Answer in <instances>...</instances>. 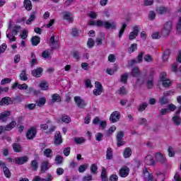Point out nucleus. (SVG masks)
I'll return each instance as SVG.
<instances>
[{"mask_svg": "<svg viewBox=\"0 0 181 181\" xmlns=\"http://www.w3.org/2000/svg\"><path fill=\"white\" fill-rule=\"evenodd\" d=\"M52 98V103H60L62 101V97L57 93L53 94Z\"/></svg>", "mask_w": 181, "mask_h": 181, "instance_id": "obj_34", "label": "nucleus"}, {"mask_svg": "<svg viewBox=\"0 0 181 181\" xmlns=\"http://www.w3.org/2000/svg\"><path fill=\"white\" fill-rule=\"evenodd\" d=\"M24 107H25V110H35V108H36V104L30 103V104L25 105Z\"/></svg>", "mask_w": 181, "mask_h": 181, "instance_id": "obj_49", "label": "nucleus"}, {"mask_svg": "<svg viewBox=\"0 0 181 181\" xmlns=\"http://www.w3.org/2000/svg\"><path fill=\"white\" fill-rule=\"evenodd\" d=\"M40 87L42 90H47L49 88V83L46 81L41 82L40 84Z\"/></svg>", "mask_w": 181, "mask_h": 181, "instance_id": "obj_53", "label": "nucleus"}, {"mask_svg": "<svg viewBox=\"0 0 181 181\" xmlns=\"http://www.w3.org/2000/svg\"><path fill=\"white\" fill-rule=\"evenodd\" d=\"M95 138L96 141H98V142H100V141H103V139L104 138V134L103 133L98 132L95 135Z\"/></svg>", "mask_w": 181, "mask_h": 181, "instance_id": "obj_47", "label": "nucleus"}, {"mask_svg": "<svg viewBox=\"0 0 181 181\" xmlns=\"http://www.w3.org/2000/svg\"><path fill=\"white\" fill-rule=\"evenodd\" d=\"M36 19V16L35 14H31L29 18L26 21V25H30Z\"/></svg>", "mask_w": 181, "mask_h": 181, "instance_id": "obj_44", "label": "nucleus"}, {"mask_svg": "<svg viewBox=\"0 0 181 181\" xmlns=\"http://www.w3.org/2000/svg\"><path fill=\"white\" fill-rule=\"evenodd\" d=\"M74 142H76L78 144H84V142H86V140L83 137H75Z\"/></svg>", "mask_w": 181, "mask_h": 181, "instance_id": "obj_48", "label": "nucleus"}, {"mask_svg": "<svg viewBox=\"0 0 181 181\" xmlns=\"http://www.w3.org/2000/svg\"><path fill=\"white\" fill-rule=\"evenodd\" d=\"M138 33H139V28L136 25L133 28V31L129 33V40H134L138 36Z\"/></svg>", "mask_w": 181, "mask_h": 181, "instance_id": "obj_14", "label": "nucleus"}, {"mask_svg": "<svg viewBox=\"0 0 181 181\" xmlns=\"http://www.w3.org/2000/svg\"><path fill=\"white\" fill-rule=\"evenodd\" d=\"M124 132L120 131L117 132L116 136V139L117 141V146H122L123 145H125V141H122L124 139Z\"/></svg>", "mask_w": 181, "mask_h": 181, "instance_id": "obj_7", "label": "nucleus"}, {"mask_svg": "<svg viewBox=\"0 0 181 181\" xmlns=\"http://www.w3.org/2000/svg\"><path fill=\"white\" fill-rule=\"evenodd\" d=\"M172 121L174 125H175L176 127H179V125L181 124V118L179 115H175L174 117H173Z\"/></svg>", "mask_w": 181, "mask_h": 181, "instance_id": "obj_23", "label": "nucleus"}, {"mask_svg": "<svg viewBox=\"0 0 181 181\" xmlns=\"http://www.w3.org/2000/svg\"><path fill=\"white\" fill-rule=\"evenodd\" d=\"M13 149L14 152L16 153L22 152V147L21 146V144L18 143L13 144Z\"/></svg>", "mask_w": 181, "mask_h": 181, "instance_id": "obj_36", "label": "nucleus"}, {"mask_svg": "<svg viewBox=\"0 0 181 181\" xmlns=\"http://www.w3.org/2000/svg\"><path fill=\"white\" fill-rule=\"evenodd\" d=\"M29 160L28 156H23V157H17L15 158V163L16 165H23L24 163H26Z\"/></svg>", "mask_w": 181, "mask_h": 181, "instance_id": "obj_11", "label": "nucleus"}, {"mask_svg": "<svg viewBox=\"0 0 181 181\" xmlns=\"http://www.w3.org/2000/svg\"><path fill=\"white\" fill-rule=\"evenodd\" d=\"M54 144L55 145H60L63 144V139L62 138V133L56 132L54 137Z\"/></svg>", "mask_w": 181, "mask_h": 181, "instance_id": "obj_9", "label": "nucleus"}, {"mask_svg": "<svg viewBox=\"0 0 181 181\" xmlns=\"http://www.w3.org/2000/svg\"><path fill=\"white\" fill-rule=\"evenodd\" d=\"M0 105H13L12 98L6 96L0 100Z\"/></svg>", "mask_w": 181, "mask_h": 181, "instance_id": "obj_12", "label": "nucleus"}, {"mask_svg": "<svg viewBox=\"0 0 181 181\" xmlns=\"http://www.w3.org/2000/svg\"><path fill=\"white\" fill-rule=\"evenodd\" d=\"M9 115L8 114H0V121H2V122H6L8 121V116Z\"/></svg>", "mask_w": 181, "mask_h": 181, "instance_id": "obj_55", "label": "nucleus"}, {"mask_svg": "<svg viewBox=\"0 0 181 181\" xmlns=\"http://www.w3.org/2000/svg\"><path fill=\"white\" fill-rule=\"evenodd\" d=\"M100 37L96 38V44L98 46H101V45H103V41L105 39V33H100Z\"/></svg>", "mask_w": 181, "mask_h": 181, "instance_id": "obj_24", "label": "nucleus"}, {"mask_svg": "<svg viewBox=\"0 0 181 181\" xmlns=\"http://www.w3.org/2000/svg\"><path fill=\"white\" fill-rule=\"evenodd\" d=\"M62 122L69 124V122H70L71 121V119L70 118V117H69L67 115H64V117H62Z\"/></svg>", "mask_w": 181, "mask_h": 181, "instance_id": "obj_59", "label": "nucleus"}, {"mask_svg": "<svg viewBox=\"0 0 181 181\" xmlns=\"http://www.w3.org/2000/svg\"><path fill=\"white\" fill-rule=\"evenodd\" d=\"M145 163L148 165L149 166H154L155 165V160L151 155H148L144 160Z\"/></svg>", "mask_w": 181, "mask_h": 181, "instance_id": "obj_19", "label": "nucleus"}, {"mask_svg": "<svg viewBox=\"0 0 181 181\" xmlns=\"http://www.w3.org/2000/svg\"><path fill=\"white\" fill-rule=\"evenodd\" d=\"M55 162L56 165H62V163H63V157H62L60 155H57L55 157Z\"/></svg>", "mask_w": 181, "mask_h": 181, "instance_id": "obj_46", "label": "nucleus"}, {"mask_svg": "<svg viewBox=\"0 0 181 181\" xmlns=\"http://www.w3.org/2000/svg\"><path fill=\"white\" fill-rule=\"evenodd\" d=\"M136 49H138V45L132 44L128 50L129 53H134V51L136 50Z\"/></svg>", "mask_w": 181, "mask_h": 181, "instance_id": "obj_51", "label": "nucleus"}, {"mask_svg": "<svg viewBox=\"0 0 181 181\" xmlns=\"http://www.w3.org/2000/svg\"><path fill=\"white\" fill-rule=\"evenodd\" d=\"M12 100V104L16 105V104H19V103H22L23 101L24 98L22 95H17L16 97L11 98Z\"/></svg>", "mask_w": 181, "mask_h": 181, "instance_id": "obj_22", "label": "nucleus"}, {"mask_svg": "<svg viewBox=\"0 0 181 181\" xmlns=\"http://www.w3.org/2000/svg\"><path fill=\"white\" fill-rule=\"evenodd\" d=\"M143 175L144 176V178L147 179L148 181L153 180V175H152V174L149 173V171H148V168H144V170H143Z\"/></svg>", "mask_w": 181, "mask_h": 181, "instance_id": "obj_21", "label": "nucleus"}, {"mask_svg": "<svg viewBox=\"0 0 181 181\" xmlns=\"http://www.w3.org/2000/svg\"><path fill=\"white\" fill-rule=\"evenodd\" d=\"M51 49H59V41L54 40V36H52L49 40Z\"/></svg>", "mask_w": 181, "mask_h": 181, "instance_id": "obj_20", "label": "nucleus"}, {"mask_svg": "<svg viewBox=\"0 0 181 181\" xmlns=\"http://www.w3.org/2000/svg\"><path fill=\"white\" fill-rule=\"evenodd\" d=\"M155 180L156 181H164L165 180V175L160 172H157L155 175Z\"/></svg>", "mask_w": 181, "mask_h": 181, "instance_id": "obj_26", "label": "nucleus"}, {"mask_svg": "<svg viewBox=\"0 0 181 181\" xmlns=\"http://www.w3.org/2000/svg\"><path fill=\"white\" fill-rule=\"evenodd\" d=\"M15 127H16V122L13 121L6 126V131H11V129H13Z\"/></svg>", "mask_w": 181, "mask_h": 181, "instance_id": "obj_40", "label": "nucleus"}, {"mask_svg": "<svg viewBox=\"0 0 181 181\" xmlns=\"http://www.w3.org/2000/svg\"><path fill=\"white\" fill-rule=\"evenodd\" d=\"M132 155V150L131 148L127 147L124 149V153H123V156L127 159V158H129Z\"/></svg>", "mask_w": 181, "mask_h": 181, "instance_id": "obj_28", "label": "nucleus"}, {"mask_svg": "<svg viewBox=\"0 0 181 181\" xmlns=\"http://www.w3.org/2000/svg\"><path fill=\"white\" fill-rule=\"evenodd\" d=\"M27 139H33L36 136V129L32 127L28 130L26 134Z\"/></svg>", "mask_w": 181, "mask_h": 181, "instance_id": "obj_16", "label": "nucleus"}, {"mask_svg": "<svg viewBox=\"0 0 181 181\" xmlns=\"http://www.w3.org/2000/svg\"><path fill=\"white\" fill-rule=\"evenodd\" d=\"M93 124L95 125H100L101 129H104L105 128H107V121L105 120H101L100 119V117H96L93 120Z\"/></svg>", "mask_w": 181, "mask_h": 181, "instance_id": "obj_5", "label": "nucleus"}, {"mask_svg": "<svg viewBox=\"0 0 181 181\" xmlns=\"http://www.w3.org/2000/svg\"><path fill=\"white\" fill-rule=\"evenodd\" d=\"M75 104L76 105V107L78 108H84L86 107V101L81 98L80 96H75L74 98Z\"/></svg>", "mask_w": 181, "mask_h": 181, "instance_id": "obj_6", "label": "nucleus"}, {"mask_svg": "<svg viewBox=\"0 0 181 181\" xmlns=\"http://www.w3.org/2000/svg\"><path fill=\"white\" fill-rule=\"evenodd\" d=\"M119 175L121 177H127L129 175V168L127 166L122 168L119 170Z\"/></svg>", "mask_w": 181, "mask_h": 181, "instance_id": "obj_15", "label": "nucleus"}, {"mask_svg": "<svg viewBox=\"0 0 181 181\" xmlns=\"http://www.w3.org/2000/svg\"><path fill=\"white\" fill-rule=\"evenodd\" d=\"M156 11L159 15H165V13H169L170 12V8L165 6L159 7L156 9Z\"/></svg>", "mask_w": 181, "mask_h": 181, "instance_id": "obj_18", "label": "nucleus"}, {"mask_svg": "<svg viewBox=\"0 0 181 181\" xmlns=\"http://www.w3.org/2000/svg\"><path fill=\"white\" fill-rule=\"evenodd\" d=\"M155 158L156 162H158V163H160L161 165H165V163H166V158L160 152L156 153Z\"/></svg>", "mask_w": 181, "mask_h": 181, "instance_id": "obj_8", "label": "nucleus"}, {"mask_svg": "<svg viewBox=\"0 0 181 181\" xmlns=\"http://www.w3.org/2000/svg\"><path fill=\"white\" fill-rule=\"evenodd\" d=\"M89 25L90 26H98V28H105V29H117V23L115 22L110 23V21H90Z\"/></svg>", "mask_w": 181, "mask_h": 181, "instance_id": "obj_1", "label": "nucleus"}, {"mask_svg": "<svg viewBox=\"0 0 181 181\" xmlns=\"http://www.w3.org/2000/svg\"><path fill=\"white\" fill-rule=\"evenodd\" d=\"M172 21H167L164 25L161 30V35L164 37L166 36H169L173 28Z\"/></svg>", "mask_w": 181, "mask_h": 181, "instance_id": "obj_3", "label": "nucleus"}, {"mask_svg": "<svg viewBox=\"0 0 181 181\" xmlns=\"http://www.w3.org/2000/svg\"><path fill=\"white\" fill-rule=\"evenodd\" d=\"M146 86L148 89L153 87V79H148L146 82Z\"/></svg>", "mask_w": 181, "mask_h": 181, "instance_id": "obj_60", "label": "nucleus"}, {"mask_svg": "<svg viewBox=\"0 0 181 181\" xmlns=\"http://www.w3.org/2000/svg\"><path fill=\"white\" fill-rule=\"evenodd\" d=\"M37 107H43L44 105L46 104V98H40L37 100L35 101Z\"/></svg>", "mask_w": 181, "mask_h": 181, "instance_id": "obj_31", "label": "nucleus"}, {"mask_svg": "<svg viewBox=\"0 0 181 181\" xmlns=\"http://www.w3.org/2000/svg\"><path fill=\"white\" fill-rule=\"evenodd\" d=\"M176 110V105L173 103L168 105L167 108L161 109L160 114H168L169 112H172Z\"/></svg>", "mask_w": 181, "mask_h": 181, "instance_id": "obj_10", "label": "nucleus"}, {"mask_svg": "<svg viewBox=\"0 0 181 181\" xmlns=\"http://www.w3.org/2000/svg\"><path fill=\"white\" fill-rule=\"evenodd\" d=\"M30 168L34 172L39 169V163L37 162V160H33L31 161Z\"/></svg>", "mask_w": 181, "mask_h": 181, "instance_id": "obj_27", "label": "nucleus"}, {"mask_svg": "<svg viewBox=\"0 0 181 181\" xmlns=\"http://www.w3.org/2000/svg\"><path fill=\"white\" fill-rule=\"evenodd\" d=\"M146 107H148V103H144L141 105H140L138 107L139 111H145V110L146 109Z\"/></svg>", "mask_w": 181, "mask_h": 181, "instance_id": "obj_56", "label": "nucleus"}, {"mask_svg": "<svg viewBox=\"0 0 181 181\" xmlns=\"http://www.w3.org/2000/svg\"><path fill=\"white\" fill-rule=\"evenodd\" d=\"M110 181H118V175H115V174H112L110 178H109Z\"/></svg>", "mask_w": 181, "mask_h": 181, "instance_id": "obj_64", "label": "nucleus"}, {"mask_svg": "<svg viewBox=\"0 0 181 181\" xmlns=\"http://www.w3.org/2000/svg\"><path fill=\"white\" fill-rule=\"evenodd\" d=\"M20 36H21V39H23V40L27 39L28 30H23L21 34L20 35Z\"/></svg>", "mask_w": 181, "mask_h": 181, "instance_id": "obj_62", "label": "nucleus"}, {"mask_svg": "<svg viewBox=\"0 0 181 181\" xmlns=\"http://www.w3.org/2000/svg\"><path fill=\"white\" fill-rule=\"evenodd\" d=\"M20 80L21 81H28V76L26 75V69H24L21 71L20 74Z\"/></svg>", "mask_w": 181, "mask_h": 181, "instance_id": "obj_37", "label": "nucleus"}, {"mask_svg": "<svg viewBox=\"0 0 181 181\" xmlns=\"http://www.w3.org/2000/svg\"><path fill=\"white\" fill-rule=\"evenodd\" d=\"M127 28V23H123L122 25V28L119 32V37H122V35H124V33L125 32V28Z\"/></svg>", "mask_w": 181, "mask_h": 181, "instance_id": "obj_45", "label": "nucleus"}, {"mask_svg": "<svg viewBox=\"0 0 181 181\" xmlns=\"http://www.w3.org/2000/svg\"><path fill=\"white\" fill-rule=\"evenodd\" d=\"M52 168V164L49 161H43L40 165L41 172L45 173L47 170H49Z\"/></svg>", "mask_w": 181, "mask_h": 181, "instance_id": "obj_13", "label": "nucleus"}, {"mask_svg": "<svg viewBox=\"0 0 181 181\" xmlns=\"http://www.w3.org/2000/svg\"><path fill=\"white\" fill-rule=\"evenodd\" d=\"M113 156H112V148H107V150L106 151V159H107V160H111V159H112Z\"/></svg>", "mask_w": 181, "mask_h": 181, "instance_id": "obj_35", "label": "nucleus"}, {"mask_svg": "<svg viewBox=\"0 0 181 181\" xmlns=\"http://www.w3.org/2000/svg\"><path fill=\"white\" fill-rule=\"evenodd\" d=\"M159 103H161L162 105H165V104H169V99H168L166 96H163L160 98Z\"/></svg>", "mask_w": 181, "mask_h": 181, "instance_id": "obj_41", "label": "nucleus"}, {"mask_svg": "<svg viewBox=\"0 0 181 181\" xmlns=\"http://www.w3.org/2000/svg\"><path fill=\"white\" fill-rule=\"evenodd\" d=\"M31 43L33 46H37L40 43V37L37 36H33L31 38Z\"/></svg>", "mask_w": 181, "mask_h": 181, "instance_id": "obj_32", "label": "nucleus"}, {"mask_svg": "<svg viewBox=\"0 0 181 181\" xmlns=\"http://www.w3.org/2000/svg\"><path fill=\"white\" fill-rule=\"evenodd\" d=\"M97 170H98V167H97V164H92L90 166V172L93 175H97Z\"/></svg>", "mask_w": 181, "mask_h": 181, "instance_id": "obj_42", "label": "nucleus"}, {"mask_svg": "<svg viewBox=\"0 0 181 181\" xmlns=\"http://www.w3.org/2000/svg\"><path fill=\"white\" fill-rule=\"evenodd\" d=\"M119 118H121V115L119 114H111L110 117V121L111 122H117V121H119Z\"/></svg>", "mask_w": 181, "mask_h": 181, "instance_id": "obj_25", "label": "nucleus"}, {"mask_svg": "<svg viewBox=\"0 0 181 181\" xmlns=\"http://www.w3.org/2000/svg\"><path fill=\"white\" fill-rule=\"evenodd\" d=\"M4 175L6 176V177H7L8 179H9V177H11V171L9 170V168H8V167L4 168L3 170Z\"/></svg>", "mask_w": 181, "mask_h": 181, "instance_id": "obj_54", "label": "nucleus"}, {"mask_svg": "<svg viewBox=\"0 0 181 181\" xmlns=\"http://www.w3.org/2000/svg\"><path fill=\"white\" fill-rule=\"evenodd\" d=\"M43 153L46 158H53V151L51 148L45 149Z\"/></svg>", "mask_w": 181, "mask_h": 181, "instance_id": "obj_30", "label": "nucleus"}, {"mask_svg": "<svg viewBox=\"0 0 181 181\" xmlns=\"http://www.w3.org/2000/svg\"><path fill=\"white\" fill-rule=\"evenodd\" d=\"M118 93L119 95H125L127 94V89H125V87L122 86L119 88Z\"/></svg>", "mask_w": 181, "mask_h": 181, "instance_id": "obj_58", "label": "nucleus"}, {"mask_svg": "<svg viewBox=\"0 0 181 181\" xmlns=\"http://www.w3.org/2000/svg\"><path fill=\"white\" fill-rule=\"evenodd\" d=\"M116 129L117 127L115 126H112L111 127H110L109 130L106 133L107 136H110L111 134H112Z\"/></svg>", "mask_w": 181, "mask_h": 181, "instance_id": "obj_57", "label": "nucleus"}, {"mask_svg": "<svg viewBox=\"0 0 181 181\" xmlns=\"http://www.w3.org/2000/svg\"><path fill=\"white\" fill-rule=\"evenodd\" d=\"M128 73H124L123 75L120 77V82L123 83V84H127L128 83Z\"/></svg>", "mask_w": 181, "mask_h": 181, "instance_id": "obj_38", "label": "nucleus"}, {"mask_svg": "<svg viewBox=\"0 0 181 181\" xmlns=\"http://www.w3.org/2000/svg\"><path fill=\"white\" fill-rule=\"evenodd\" d=\"M73 57L76 59V60H80L81 57V54L78 51H74L73 52Z\"/></svg>", "mask_w": 181, "mask_h": 181, "instance_id": "obj_52", "label": "nucleus"}, {"mask_svg": "<svg viewBox=\"0 0 181 181\" xmlns=\"http://www.w3.org/2000/svg\"><path fill=\"white\" fill-rule=\"evenodd\" d=\"M42 73H43V69L42 67L37 68L31 71L32 76L37 78L41 77Z\"/></svg>", "mask_w": 181, "mask_h": 181, "instance_id": "obj_17", "label": "nucleus"}, {"mask_svg": "<svg viewBox=\"0 0 181 181\" xmlns=\"http://www.w3.org/2000/svg\"><path fill=\"white\" fill-rule=\"evenodd\" d=\"M24 8H25L26 11H32V1L30 0H24Z\"/></svg>", "mask_w": 181, "mask_h": 181, "instance_id": "obj_29", "label": "nucleus"}, {"mask_svg": "<svg viewBox=\"0 0 181 181\" xmlns=\"http://www.w3.org/2000/svg\"><path fill=\"white\" fill-rule=\"evenodd\" d=\"M170 56V49H166L164 51V53L163 54V62H168V59H169Z\"/></svg>", "mask_w": 181, "mask_h": 181, "instance_id": "obj_39", "label": "nucleus"}, {"mask_svg": "<svg viewBox=\"0 0 181 181\" xmlns=\"http://www.w3.org/2000/svg\"><path fill=\"white\" fill-rule=\"evenodd\" d=\"M94 45H95L94 40H93V38H88V42H87L88 47L89 49H93V47H94Z\"/></svg>", "mask_w": 181, "mask_h": 181, "instance_id": "obj_43", "label": "nucleus"}, {"mask_svg": "<svg viewBox=\"0 0 181 181\" xmlns=\"http://www.w3.org/2000/svg\"><path fill=\"white\" fill-rule=\"evenodd\" d=\"M87 168H88V164L81 165L78 168V172L80 173H83V172H86V170H87Z\"/></svg>", "mask_w": 181, "mask_h": 181, "instance_id": "obj_50", "label": "nucleus"}, {"mask_svg": "<svg viewBox=\"0 0 181 181\" xmlns=\"http://www.w3.org/2000/svg\"><path fill=\"white\" fill-rule=\"evenodd\" d=\"M22 29L21 25H14L13 29L10 31L11 33H6V37L8 39L9 42H16V37L18 36V33H19V30Z\"/></svg>", "mask_w": 181, "mask_h": 181, "instance_id": "obj_2", "label": "nucleus"}, {"mask_svg": "<svg viewBox=\"0 0 181 181\" xmlns=\"http://www.w3.org/2000/svg\"><path fill=\"white\" fill-rule=\"evenodd\" d=\"M132 77H134V78H137L136 79V83H139V77L142 76V73L139 70V67L134 66L132 69Z\"/></svg>", "mask_w": 181, "mask_h": 181, "instance_id": "obj_4", "label": "nucleus"}, {"mask_svg": "<svg viewBox=\"0 0 181 181\" xmlns=\"http://www.w3.org/2000/svg\"><path fill=\"white\" fill-rule=\"evenodd\" d=\"M168 155H169V156H170V157L175 156V149L173 148L172 146H170V147L168 148Z\"/></svg>", "mask_w": 181, "mask_h": 181, "instance_id": "obj_61", "label": "nucleus"}, {"mask_svg": "<svg viewBox=\"0 0 181 181\" xmlns=\"http://www.w3.org/2000/svg\"><path fill=\"white\" fill-rule=\"evenodd\" d=\"M163 81V86L164 87H169V86H170V81L169 79H165L164 81Z\"/></svg>", "mask_w": 181, "mask_h": 181, "instance_id": "obj_63", "label": "nucleus"}, {"mask_svg": "<svg viewBox=\"0 0 181 181\" xmlns=\"http://www.w3.org/2000/svg\"><path fill=\"white\" fill-rule=\"evenodd\" d=\"M100 177L102 181H108V177L107 176V169L105 168L102 169Z\"/></svg>", "mask_w": 181, "mask_h": 181, "instance_id": "obj_33", "label": "nucleus"}]
</instances>
